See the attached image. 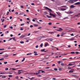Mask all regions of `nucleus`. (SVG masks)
I'll use <instances>...</instances> for the list:
<instances>
[{
  "label": "nucleus",
  "instance_id": "f257e3e1",
  "mask_svg": "<svg viewBox=\"0 0 80 80\" xmlns=\"http://www.w3.org/2000/svg\"><path fill=\"white\" fill-rule=\"evenodd\" d=\"M49 15H50L51 16H52V17H53L54 18H55L56 17V16L55 15L53 14H52L51 12L49 13Z\"/></svg>",
  "mask_w": 80,
  "mask_h": 80
},
{
  "label": "nucleus",
  "instance_id": "f03ea898",
  "mask_svg": "<svg viewBox=\"0 0 80 80\" xmlns=\"http://www.w3.org/2000/svg\"><path fill=\"white\" fill-rule=\"evenodd\" d=\"M73 1L74 2H76V1H77V0H70L69 1V3H73Z\"/></svg>",
  "mask_w": 80,
  "mask_h": 80
},
{
  "label": "nucleus",
  "instance_id": "7ed1b4c3",
  "mask_svg": "<svg viewBox=\"0 0 80 80\" xmlns=\"http://www.w3.org/2000/svg\"><path fill=\"white\" fill-rule=\"evenodd\" d=\"M45 8L46 9H47V10H49V11L50 12H52V10L51 9H50L49 8H48L47 7H46V8Z\"/></svg>",
  "mask_w": 80,
  "mask_h": 80
},
{
  "label": "nucleus",
  "instance_id": "20e7f679",
  "mask_svg": "<svg viewBox=\"0 0 80 80\" xmlns=\"http://www.w3.org/2000/svg\"><path fill=\"white\" fill-rule=\"evenodd\" d=\"M56 13L59 16H62V14H61V13H60L59 12H56Z\"/></svg>",
  "mask_w": 80,
  "mask_h": 80
},
{
  "label": "nucleus",
  "instance_id": "39448f33",
  "mask_svg": "<svg viewBox=\"0 0 80 80\" xmlns=\"http://www.w3.org/2000/svg\"><path fill=\"white\" fill-rule=\"evenodd\" d=\"M26 37V35H22L20 37V38H24V37Z\"/></svg>",
  "mask_w": 80,
  "mask_h": 80
},
{
  "label": "nucleus",
  "instance_id": "423d86ee",
  "mask_svg": "<svg viewBox=\"0 0 80 80\" xmlns=\"http://www.w3.org/2000/svg\"><path fill=\"white\" fill-rule=\"evenodd\" d=\"M74 7H75V6H74L73 5L70 6V8H74Z\"/></svg>",
  "mask_w": 80,
  "mask_h": 80
},
{
  "label": "nucleus",
  "instance_id": "0eeeda50",
  "mask_svg": "<svg viewBox=\"0 0 80 80\" xmlns=\"http://www.w3.org/2000/svg\"><path fill=\"white\" fill-rule=\"evenodd\" d=\"M79 4H80V2H78L77 3H76L74 4V5H79Z\"/></svg>",
  "mask_w": 80,
  "mask_h": 80
},
{
  "label": "nucleus",
  "instance_id": "6e6552de",
  "mask_svg": "<svg viewBox=\"0 0 80 80\" xmlns=\"http://www.w3.org/2000/svg\"><path fill=\"white\" fill-rule=\"evenodd\" d=\"M48 40H50V41H52L53 40V39H52V38H50V39H48Z\"/></svg>",
  "mask_w": 80,
  "mask_h": 80
},
{
  "label": "nucleus",
  "instance_id": "1a4fd4ad",
  "mask_svg": "<svg viewBox=\"0 0 80 80\" xmlns=\"http://www.w3.org/2000/svg\"><path fill=\"white\" fill-rule=\"evenodd\" d=\"M32 53L31 52H30L29 53L27 54V55H32Z\"/></svg>",
  "mask_w": 80,
  "mask_h": 80
},
{
  "label": "nucleus",
  "instance_id": "9d476101",
  "mask_svg": "<svg viewBox=\"0 0 80 80\" xmlns=\"http://www.w3.org/2000/svg\"><path fill=\"white\" fill-rule=\"evenodd\" d=\"M68 14H71V13H73V12H72V11H70V12H68Z\"/></svg>",
  "mask_w": 80,
  "mask_h": 80
},
{
  "label": "nucleus",
  "instance_id": "9b49d317",
  "mask_svg": "<svg viewBox=\"0 0 80 80\" xmlns=\"http://www.w3.org/2000/svg\"><path fill=\"white\" fill-rule=\"evenodd\" d=\"M49 57V55H47L45 56V58H48Z\"/></svg>",
  "mask_w": 80,
  "mask_h": 80
},
{
  "label": "nucleus",
  "instance_id": "f8f14e48",
  "mask_svg": "<svg viewBox=\"0 0 80 80\" xmlns=\"http://www.w3.org/2000/svg\"><path fill=\"white\" fill-rule=\"evenodd\" d=\"M9 55H6L4 57L5 58H6L7 57H8Z\"/></svg>",
  "mask_w": 80,
  "mask_h": 80
},
{
  "label": "nucleus",
  "instance_id": "ddd939ff",
  "mask_svg": "<svg viewBox=\"0 0 80 80\" xmlns=\"http://www.w3.org/2000/svg\"><path fill=\"white\" fill-rule=\"evenodd\" d=\"M21 72H20V70H18V73L19 74H20V73H21Z\"/></svg>",
  "mask_w": 80,
  "mask_h": 80
},
{
  "label": "nucleus",
  "instance_id": "4468645a",
  "mask_svg": "<svg viewBox=\"0 0 80 80\" xmlns=\"http://www.w3.org/2000/svg\"><path fill=\"white\" fill-rule=\"evenodd\" d=\"M44 15H47V12H44Z\"/></svg>",
  "mask_w": 80,
  "mask_h": 80
},
{
  "label": "nucleus",
  "instance_id": "2eb2a0df",
  "mask_svg": "<svg viewBox=\"0 0 80 80\" xmlns=\"http://www.w3.org/2000/svg\"><path fill=\"white\" fill-rule=\"evenodd\" d=\"M58 70L59 71H61V70H62V68H59Z\"/></svg>",
  "mask_w": 80,
  "mask_h": 80
},
{
  "label": "nucleus",
  "instance_id": "dca6fc26",
  "mask_svg": "<svg viewBox=\"0 0 80 80\" xmlns=\"http://www.w3.org/2000/svg\"><path fill=\"white\" fill-rule=\"evenodd\" d=\"M48 45V43L47 42L46 44H45V47H46Z\"/></svg>",
  "mask_w": 80,
  "mask_h": 80
},
{
  "label": "nucleus",
  "instance_id": "f3484780",
  "mask_svg": "<svg viewBox=\"0 0 80 80\" xmlns=\"http://www.w3.org/2000/svg\"><path fill=\"white\" fill-rule=\"evenodd\" d=\"M47 17H48V18H52V16H48V15H47Z\"/></svg>",
  "mask_w": 80,
  "mask_h": 80
},
{
  "label": "nucleus",
  "instance_id": "a211bd4d",
  "mask_svg": "<svg viewBox=\"0 0 80 80\" xmlns=\"http://www.w3.org/2000/svg\"><path fill=\"white\" fill-rule=\"evenodd\" d=\"M40 47H41V48H42V47H43V43H42L41 44V45H40Z\"/></svg>",
  "mask_w": 80,
  "mask_h": 80
},
{
  "label": "nucleus",
  "instance_id": "6ab92c4d",
  "mask_svg": "<svg viewBox=\"0 0 80 80\" xmlns=\"http://www.w3.org/2000/svg\"><path fill=\"white\" fill-rule=\"evenodd\" d=\"M15 38H12V39L14 41H16V39H15Z\"/></svg>",
  "mask_w": 80,
  "mask_h": 80
},
{
  "label": "nucleus",
  "instance_id": "aec40b11",
  "mask_svg": "<svg viewBox=\"0 0 80 80\" xmlns=\"http://www.w3.org/2000/svg\"><path fill=\"white\" fill-rule=\"evenodd\" d=\"M38 32V31H34L33 32V33H37V32Z\"/></svg>",
  "mask_w": 80,
  "mask_h": 80
},
{
  "label": "nucleus",
  "instance_id": "412c9836",
  "mask_svg": "<svg viewBox=\"0 0 80 80\" xmlns=\"http://www.w3.org/2000/svg\"><path fill=\"white\" fill-rule=\"evenodd\" d=\"M73 72V71H72V70H70L69 71V73H71L72 72Z\"/></svg>",
  "mask_w": 80,
  "mask_h": 80
},
{
  "label": "nucleus",
  "instance_id": "4be33fe9",
  "mask_svg": "<svg viewBox=\"0 0 80 80\" xmlns=\"http://www.w3.org/2000/svg\"><path fill=\"white\" fill-rule=\"evenodd\" d=\"M61 10H66V9H65V8H61Z\"/></svg>",
  "mask_w": 80,
  "mask_h": 80
},
{
  "label": "nucleus",
  "instance_id": "5701e85b",
  "mask_svg": "<svg viewBox=\"0 0 80 80\" xmlns=\"http://www.w3.org/2000/svg\"><path fill=\"white\" fill-rule=\"evenodd\" d=\"M23 14H24V13L22 12L20 13V15H23Z\"/></svg>",
  "mask_w": 80,
  "mask_h": 80
},
{
  "label": "nucleus",
  "instance_id": "b1692460",
  "mask_svg": "<svg viewBox=\"0 0 80 80\" xmlns=\"http://www.w3.org/2000/svg\"><path fill=\"white\" fill-rule=\"evenodd\" d=\"M62 34H63V35H64V34H65V33H66L65 32H62Z\"/></svg>",
  "mask_w": 80,
  "mask_h": 80
},
{
  "label": "nucleus",
  "instance_id": "393cba45",
  "mask_svg": "<svg viewBox=\"0 0 80 80\" xmlns=\"http://www.w3.org/2000/svg\"><path fill=\"white\" fill-rule=\"evenodd\" d=\"M68 18V17H66L64 18L63 19V20H65V19H67Z\"/></svg>",
  "mask_w": 80,
  "mask_h": 80
},
{
  "label": "nucleus",
  "instance_id": "a878e982",
  "mask_svg": "<svg viewBox=\"0 0 80 80\" xmlns=\"http://www.w3.org/2000/svg\"><path fill=\"white\" fill-rule=\"evenodd\" d=\"M34 75H38V73H37V72H35V73H34Z\"/></svg>",
  "mask_w": 80,
  "mask_h": 80
},
{
  "label": "nucleus",
  "instance_id": "bb28decb",
  "mask_svg": "<svg viewBox=\"0 0 80 80\" xmlns=\"http://www.w3.org/2000/svg\"><path fill=\"white\" fill-rule=\"evenodd\" d=\"M54 70H55V71H57L58 70V69L57 68H54Z\"/></svg>",
  "mask_w": 80,
  "mask_h": 80
},
{
  "label": "nucleus",
  "instance_id": "cd10ccee",
  "mask_svg": "<svg viewBox=\"0 0 80 80\" xmlns=\"http://www.w3.org/2000/svg\"><path fill=\"white\" fill-rule=\"evenodd\" d=\"M49 33H51V34H53V33H54V32H50Z\"/></svg>",
  "mask_w": 80,
  "mask_h": 80
},
{
  "label": "nucleus",
  "instance_id": "c85d7f7f",
  "mask_svg": "<svg viewBox=\"0 0 80 80\" xmlns=\"http://www.w3.org/2000/svg\"><path fill=\"white\" fill-rule=\"evenodd\" d=\"M71 54H73L75 53V52H71Z\"/></svg>",
  "mask_w": 80,
  "mask_h": 80
},
{
  "label": "nucleus",
  "instance_id": "c756f323",
  "mask_svg": "<svg viewBox=\"0 0 80 80\" xmlns=\"http://www.w3.org/2000/svg\"><path fill=\"white\" fill-rule=\"evenodd\" d=\"M68 65H69L70 66H71L72 65H73V64H71V63H69L68 64Z\"/></svg>",
  "mask_w": 80,
  "mask_h": 80
},
{
  "label": "nucleus",
  "instance_id": "7c9ffc66",
  "mask_svg": "<svg viewBox=\"0 0 80 80\" xmlns=\"http://www.w3.org/2000/svg\"><path fill=\"white\" fill-rule=\"evenodd\" d=\"M45 49H42L41 50V52H43V51H45Z\"/></svg>",
  "mask_w": 80,
  "mask_h": 80
},
{
  "label": "nucleus",
  "instance_id": "2f4dec72",
  "mask_svg": "<svg viewBox=\"0 0 80 80\" xmlns=\"http://www.w3.org/2000/svg\"><path fill=\"white\" fill-rule=\"evenodd\" d=\"M8 77H12V75H9Z\"/></svg>",
  "mask_w": 80,
  "mask_h": 80
},
{
  "label": "nucleus",
  "instance_id": "473e14b6",
  "mask_svg": "<svg viewBox=\"0 0 80 80\" xmlns=\"http://www.w3.org/2000/svg\"><path fill=\"white\" fill-rule=\"evenodd\" d=\"M24 60H25V58H23V59L22 60V62H24Z\"/></svg>",
  "mask_w": 80,
  "mask_h": 80
},
{
  "label": "nucleus",
  "instance_id": "72a5a7b5",
  "mask_svg": "<svg viewBox=\"0 0 80 80\" xmlns=\"http://www.w3.org/2000/svg\"><path fill=\"white\" fill-rule=\"evenodd\" d=\"M20 43H24V42L23 41H21Z\"/></svg>",
  "mask_w": 80,
  "mask_h": 80
},
{
  "label": "nucleus",
  "instance_id": "f704fd0d",
  "mask_svg": "<svg viewBox=\"0 0 80 80\" xmlns=\"http://www.w3.org/2000/svg\"><path fill=\"white\" fill-rule=\"evenodd\" d=\"M41 73V72H40L39 70L38 73V74H39Z\"/></svg>",
  "mask_w": 80,
  "mask_h": 80
},
{
  "label": "nucleus",
  "instance_id": "c9c22d12",
  "mask_svg": "<svg viewBox=\"0 0 80 80\" xmlns=\"http://www.w3.org/2000/svg\"><path fill=\"white\" fill-rule=\"evenodd\" d=\"M48 25H52V22H49L48 23Z\"/></svg>",
  "mask_w": 80,
  "mask_h": 80
},
{
  "label": "nucleus",
  "instance_id": "e433bc0d",
  "mask_svg": "<svg viewBox=\"0 0 80 80\" xmlns=\"http://www.w3.org/2000/svg\"><path fill=\"white\" fill-rule=\"evenodd\" d=\"M2 78H6V76H2Z\"/></svg>",
  "mask_w": 80,
  "mask_h": 80
},
{
  "label": "nucleus",
  "instance_id": "4c0bfd02",
  "mask_svg": "<svg viewBox=\"0 0 80 80\" xmlns=\"http://www.w3.org/2000/svg\"><path fill=\"white\" fill-rule=\"evenodd\" d=\"M1 20H2V22H3L5 20L4 19H1Z\"/></svg>",
  "mask_w": 80,
  "mask_h": 80
},
{
  "label": "nucleus",
  "instance_id": "58836bf2",
  "mask_svg": "<svg viewBox=\"0 0 80 80\" xmlns=\"http://www.w3.org/2000/svg\"><path fill=\"white\" fill-rule=\"evenodd\" d=\"M4 60V58H2L0 59V60Z\"/></svg>",
  "mask_w": 80,
  "mask_h": 80
},
{
  "label": "nucleus",
  "instance_id": "ea45409f",
  "mask_svg": "<svg viewBox=\"0 0 80 80\" xmlns=\"http://www.w3.org/2000/svg\"><path fill=\"white\" fill-rule=\"evenodd\" d=\"M10 28H11V29H13V27L12 26H10L9 27Z\"/></svg>",
  "mask_w": 80,
  "mask_h": 80
},
{
  "label": "nucleus",
  "instance_id": "a19ab883",
  "mask_svg": "<svg viewBox=\"0 0 80 80\" xmlns=\"http://www.w3.org/2000/svg\"><path fill=\"white\" fill-rule=\"evenodd\" d=\"M7 62H4V64H7Z\"/></svg>",
  "mask_w": 80,
  "mask_h": 80
},
{
  "label": "nucleus",
  "instance_id": "79ce46f5",
  "mask_svg": "<svg viewBox=\"0 0 80 80\" xmlns=\"http://www.w3.org/2000/svg\"><path fill=\"white\" fill-rule=\"evenodd\" d=\"M20 30H23V28H21L20 29Z\"/></svg>",
  "mask_w": 80,
  "mask_h": 80
},
{
  "label": "nucleus",
  "instance_id": "37998d69",
  "mask_svg": "<svg viewBox=\"0 0 80 80\" xmlns=\"http://www.w3.org/2000/svg\"><path fill=\"white\" fill-rule=\"evenodd\" d=\"M21 7L22 8H23V5H21Z\"/></svg>",
  "mask_w": 80,
  "mask_h": 80
},
{
  "label": "nucleus",
  "instance_id": "c03bdc74",
  "mask_svg": "<svg viewBox=\"0 0 80 80\" xmlns=\"http://www.w3.org/2000/svg\"><path fill=\"white\" fill-rule=\"evenodd\" d=\"M5 50L4 48L0 49V50Z\"/></svg>",
  "mask_w": 80,
  "mask_h": 80
},
{
  "label": "nucleus",
  "instance_id": "a18cd8bd",
  "mask_svg": "<svg viewBox=\"0 0 80 80\" xmlns=\"http://www.w3.org/2000/svg\"><path fill=\"white\" fill-rule=\"evenodd\" d=\"M70 40H74V38H71L70 39Z\"/></svg>",
  "mask_w": 80,
  "mask_h": 80
},
{
  "label": "nucleus",
  "instance_id": "49530a36",
  "mask_svg": "<svg viewBox=\"0 0 80 80\" xmlns=\"http://www.w3.org/2000/svg\"><path fill=\"white\" fill-rule=\"evenodd\" d=\"M75 53H76V54H78V53H79V52H76Z\"/></svg>",
  "mask_w": 80,
  "mask_h": 80
},
{
  "label": "nucleus",
  "instance_id": "de8ad7c7",
  "mask_svg": "<svg viewBox=\"0 0 80 80\" xmlns=\"http://www.w3.org/2000/svg\"><path fill=\"white\" fill-rule=\"evenodd\" d=\"M61 62H60V61H59L58 62V63L59 64H60V63Z\"/></svg>",
  "mask_w": 80,
  "mask_h": 80
},
{
  "label": "nucleus",
  "instance_id": "09e8293b",
  "mask_svg": "<svg viewBox=\"0 0 80 80\" xmlns=\"http://www.w3.org/2000/svg\"><path fill=\"white\" fill-rule=\"evenodd\" d=\"M33 27V26L32 25H31L30 26V27H31V28H32V27Z\"/></svg>",
  "mask_w": 80,
  "mask_h": 80
},
{
  "label": "nucleus",
  "instance_id": "8fccbe9b",
  "mask_svg": "<svg viewBox=\"0 0 80 80\" xmlns=\"http://www.w3.org/2000/svg\"><path fill=\"white\" fill-rule=\"evenodd\" d=\"M37 77H42V75H37Z\"/></svg>",
  "mask_w": 80,
  "mask_h": 80
},
{
  "label": "nucleus",
  "instance_id": "3c124183",
  "mask_svg": "<svg viewBox=\"0 0 80 80\" xmlns=\"http://www.w3.org/2000/svg\"><path fill=\"white\" fill-rule=\"evenodd\" d=\"M5 70H8V68H5Z\"/></svg>",
  "mask_w": 80,
  "mask_h": 80
},
{
  "label": "nucleus",
  "instance_id": "603ef678",
  "mask_svg": "<svg viewBox=\"0 0 80 80\" xmlns=\"http://www.w3.org/2000/svg\"><path fill=\"white\" fill-rule=\"evenodd\" d=\"M12 69L14 70H17V69H15L14 68H12Z\"/></svg>",
  "mask_w": 80,
  "mask_h": 80
},
{
  "label": "nucleus",
  "instance_id": "864d4df0",
  "mask_svg": "<svg viewBox=\"0 0 80 80\" xmlns=\"http://www.w3.org/2000/svg\"><path fill=\"white\" fill-rule=\"evenodd\" d=\"M59 30H63V29L62 28H59Z\"/></svg>",
  "mask_w": 80,
  "mask_h": 80
},
{
  "label": "nucleus",
  "instance_id": "5fc2aeb1",
  "mask_svg": "<svg viewBox=\"0 0 80 80\" xmlns=\"http://www.w3.org/2000/svg\"><path fill=\"white\" fill-rule=\"evenodd\" d=\"M34 55H35V56L38 55V54L37 53H36L34 54Z\"/></svg>",
  "mask_w": 80,
  "mask_h": 80
},
{
  "label": "nucleus",
  "instance_id": "6e6d98bb",
  "mask_svg": "<svg viewBox=\"0 0 80 80\" xmlns=\"http://www.w3.org/2000/svg\"><path fill=\"white\" fill-rule=\"evenodd\" d=\"M10 20H12V17H10Z\"/></svg>",
  "mask_w": 80,
  "mask_h": 80
},
{
  "label": "nucleus",
  "instance_id": "4d7b16f0",
  "mask_svg": "<svg viewBox=\"0 0 80 80\" xmlns=\"http://www.w3.org/2000/svg\"><path fill=\"white\" fill-rule=\"evenodd\" d=\"M16 78H17V79H18V76L16 77Z\"/></svg>",
  "mask_w": 80,
  "mask_h": 80
},
{
  "label": "nucleus",
  "instance_id": "13d9d810",
  "mask_svg": "<svg viewBox=\"0 0 80 80\" xmlns=\"http://www.w3.org/2000/svg\"><path fill=\"white\" fill-rule=\"evenodd\" d=\"M57 36L58 37H60V35H59V34H58L57 35Z\"/></svg>",
  "mask_w": 80,
  "mask_h": 80
},
{
  "label": "nucleus",
  "instance_id": "bf43d9fd",
  "mask_svg": "<svg viewBox=\"0 0 80 80\" xmlns=\"http://www.w3.org/2000/svg\"><path fill=\"white\" fill-rule=\"evenodd\" d=\"M15 13L16 15H18V12H16Z\"/></svg>",
  "mask_w": 80,
  "mask_h": 80
},
{
  "label": "nucleus",
  "instance_id": "052dcab7",
  "mask_svg": "<svg viewBox=\"0 0 80 80\" xmlns=\"http://www.w3.org/2000/svg\"><path fill=\"white\" fill-rule=\"evenodd\" d=\"M13 55V56H15L17 55V54H16H16H14Z\"/></svg>",
  "mask_w": 80,
  "mask_h": 80
},
{
  "label": "nucleus",
  "instance_id": "680f3d73",
  "mask_svg": "<svg viewBox=\"0 0 80 80\" xmlns=\"http://www.w3.org/2000/svg\"><path fill=\"white\" fill-rule=\"evenodd\" d=\"M61 65H62V66H64V64H63V63H62L61 64Z\"/></svg>",
  "mask_w": 80,
  "mask_h": 80
},
{
  "label": "nucleus",
  "instance_id": "e2e57ef3",
  "mask_svg": "<svg viewBox=\"0 0 80 80\" xmlns=\"http://www.w3.org/2000/svg\"><path fill=\"white\" fill-rule=\"evenodd\" d=\"M40 28H42V27H39L38 28V29H40Z\"/></svg>",
  "mask_w": 80,
  "mask_h": 80
},
{
  "label": "nucleus",
  "instance_id": "0e129e2a",
  "mask_svg": "<svg viewBox=\"0 0 80 80\" xmlns=\"http://www.w3.org/2000/svg\"><path fill=\"white\" fill-rule=\"evenodd\" d=\"M41 73H45V71H41Z\"/></svg>",
  "mask_w": 80,
  "mask_h": 80
},
{
  "label": "nucleus",
  "instance_id": "69168bd1",
  "mask_svg": "<svg viewBox=\"0 0 80 80\" xmlns=\"http://www.w3.org/2000/svg\"><path fill=\"white\" fill-rule=\"evenodd\" d=\"M38 48V45H37L36 46V48Z\"/></svg>",
  "mask_w": 80,
  "mask_h": 80
},
{
  "label": "nucleus",
  "instance_id": "338daca9",
  "mask_svg": "<svg viewBox=\"0 0 80 80\" xmlns=\"http://www.w3.org/2000/svg\"><path fill=\"white\" fill-rule=\"evenodd\" d=\"M31 5H35V4L34 3H31Z\"/></svg>",
  "mask_w": 80,
  "mask_h": 80
},
{
  "label": "nucleus",
  "instance_id": "774afa93",
  "mask_svg": "<svg viewBox=\"0 0 80 80\" xmlns=\"http://www.w3.org/2000/svg\"><path fill=\"white\" fill-rule=\"evenodd\" d=\"M39 22H42V20H39Z\"/></svg>",
  "mask_w": 80,
  "mask_h": 80
}]
</instances>
